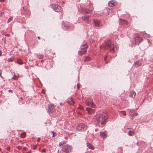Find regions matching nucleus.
I'll list each match as a JSON object with an SVG mask.
<instances>
[{
    "label": "nucleus",
    "instance_id": "1",
    "mask_svg": "<svg viewBox=\"0 0 153 153\" xmlns=\"http://www.w3.org/2000/svg\"><path fill=\"white\" fill-rule=\"evenodd\" d=\"M108 117V114L105 113L100 114L97 115L95 118L97 122V125L100 127H102L105 125V121Z\"/></svg>",
    "mask_w": 153,
    "mask_h": 153
},
{
    "label": "nucleus",
    "instance_id": "2",
    "mask_svg": "<svg viewBox=\"0 0 153 153\" xmlns=\"http://www.w3.org/2000/svg\"><path fill=\"white\" fill-rule=\"evenodd\" d=\"M100 48H104L105 50L109 49L111 51L114 52L115 47L114 44L112 45L111 41L109 40L106 41L103 45L100 46Z\"/></svg>",
    "mask_w": 153,
    "mask_h": 153
},
{
    "label": "nucleus",
    "instance_id": "3",
    "mask_svg": "<svg viewBox=\"0 0 153 153\" xmlns=\"http://www.w3.org/2000/svg\"><path fill=\"white\" fill-rule=\"evenodd\" d=\"M72 150V147L68 144L64 145L62 148V151L66 153L70 152Z\"/></svg>",
    "mask_w": 153,
    "mask_h": 153
},
{
    "label": "nucleus",
    "instance_id": "4",
    "mask_svg": "<svg viewBox=\"0 0 153 153\" xmlns=\"http://www.w3.org/2000/svg\"><path fill=\"white\" fill-rule=\"evenodd\" d=\"M85 103L87 106H90L91 107L94 108L96 105L93 104L92 100L90 99L87 98L85 100Z\"/></svg>",
    "mask_w": 153,
    "mask_h": 153
},
{
    "label": "nucleus",
    "instance_id": "5",
    "mask_svg": "<svg viewBox=\"0 0 153 153\" xmlns=\"http://www.w3.org/2000/svg\"><path fill=\"white\" fill-rule=\"evenodd\" d=\"M52 6L53 10L56 12H60L62 10V7L57 4H52Z\"/></svg>",
    "mask_w": 153,
    "mask_h": 153
},
{
    "label": "nucleus",
    "instance_id": "6",
    "mask_svg": "<svg viewBox=\"0 0 153 153\" xmlns=\"http://www.w3.org/2000/svg\"><path fill=\"white\" fill-rule=\"evenodd\" d=\"M87 126L83 123H81L79 124L77 127L78 130L82 131H84L86 129Z\"/></svg>",
    "mask_w": 153,
    "mask_h": 153
},
{
    "label": "nucleus",
    "instance_id": "7",
    "mask_svg": "<svg viewBox=\"0 0 153 153\" xmlns=\"http://www.w3.org/2000/svg\"><path fill=\"white\" fill-rule=\"evenodd\" d=\"M55 105L53 104H50L48 106V112L49 113H52L55 111Z\"/></svg>",
    "mask_w": 153,
    "mask_h": 153
},
{
    "label": "nucleus",
    "instance_id": "8",
    "mask_svg": "<svg viewBox=\"0 0 153 153\" xmlns=\"http://www.w3.org/2000/svg\"><path fill=\"white\" fill-rule=\"evenodd\" d=\"M117 4V2L115 1H111L108 3V5L111 7L115 6Z\"/></svg>",
    "mask_w": 153,
    "mask_h": 153
},
{
    "label": "nucleus",
    "instance_id": "9",
    "mask_svg": "<svg viewBox=\"0 0 153 153\" xmlns=\"http://www.w3.org/2000/svg\"><path fill=\"white\" fill-rule=\"evenodd\" d=\"M93 10V9H92L90 10L88 9H84L82 10V13L84 14H86L90 13Z\"/></svg>",
    "mask_w": 153,
    "mask_h": 153
},
{
    "label": "nucleus",
    "instance_id": "10",
    "mask_svg": "<svg viewBox=\"0 0 153 153\" xmlns=\"http://www.w3.org/2000/svg\"><path fill=\"white\" fill-rule=\"evenodd\" d=\"M142 38L139 36H137L135 38V40L136 42L138 43L141 42L142 41Z\"/></svg>",
    "mask_w": 153,
    "mask_h": 153
},
{
    "label": "nucleus",
    "instance_id": "11",
    "mask_svg": "<svg viewBox=\"0 0 153 153\" xmlns=\"http://www.w3.org/2000/svg\"><path fill=\"white\" fill-rule=\"evenodd\" d=\"M136 93L133 91H131L130 92L129 96L130 97L134 98L136 95Z\"/></svg>",
    "mask_w": 153,
    "mask_h": 153
},
{
    "label": "nucleus",
    "instance_id": "12",
    "mask_svg": "<svg viewBox=\"0 0 153 153\" xmlns=\"http://www.w3.org/2000/svg\"><path fill=\"white\" fill-rule=\"evenodd\" d=\"M86 110L88 111V112L89 114H92L94 113V109L89 108H87Z\"/></svg>",
    "mask_w": 153,
    "mask_h": 153
},
{
    "label": "nucleus",
    "instance_id": "13",
    "mask_svg": "<svg viewBox=\"0 0 153 153\" xmlns=\"http://www.w3.org/2000/svg\"><path fill=\"white\" fill-rule=\"evenodd\" d=\"M87 50H80L78 51V53L79 55L82 56L83 54H85L87 52Z\"/></svg>",
    "mask_w": 153,
    "mask_h": 153
},
{
    "label": "nucleus",
    "instance_id": "14",
    "mask_svg": "<svg viewBox=\"0 0 153 153\" xmlns=\"http://www.w3.org/2000/svg\"><path fill=\"white\" fill-rule=\"evenodd\" d=\"M119 22L121 25H127L128 24V22L127 21L125 20L122 19H120Z\"/></svg>",
    "mask_w": 153,
    "mask_h": 153
},
{
    "label": "nucleus",
    "instance_id": "15",
    "mask_svg": "<svg viewBox=\"0 0 153 153\" xmlns=\"http://www.w3.org/2000/svg\"><path fill=\"white\" fill-rule=\"evenodd\" d=\"M67 102L70 105H73L74 104V102L71 98H69L67 101Z\"/></svg>",
    "mask_w": 153,
    "mask_h": 153
},
{
    "label": "nucleus",
    "instance_id": "16",
    "mask_svg": "<svg viewBox=\"0 0 153 153\" xmlns=\"http://www.w3.org/2000/svg\"><path fill=\"white\" fill-rule=\"evenodd\" d=\"M100 21L99 20L94 21V23L95 26L97 27L100 26Z\"/></svg>",
    "mask_w": 153,
    "mask_h": 153
},
{
    "label": "nucleus",
    "instance_id": "17",
    "mask_svg": "<svg viewBox=\"0 0 153 153\" xmlns=\"http://www.w3.org/2000/svg\"><path fill=\"white\" fill-rule=\"evenodd\" d=\"M87 145L88 147L89 148V149L93 150L94 149V147L91 144H90L89 143H87Z\"/></svg>",
    "mask_w": 153,
    "mask_h": 153
},
{
    "label": "nucleus",
    "instance_id": "18",
    "mask_svg": "<svg viewBox=\"0 0 153 153\" xmlns=\"http://www.w3.org/2000/svg\"><path fill=\"white\" fill-rule=\"evenodd\" d=\"M100 135L103 138H105L107 137V135L105 132H100Z\"/></svg>",
    "mask_w": 153,
    "mask_h": 153
},
{
    "label": "nucleus",
    "instance_id": "19",
    "mask_svg": "<svg viewBox=\"0 0 153 153\" xmlns=\"http://www.w3.org/2000/svg\"><path fill=\"white\" fill-rule=\"evenodd\" d=\"M135 133L134 131L130 130L128 131V134L129 136H133L134 135Z\"/></svg>",
    "mask_w": 153,
    "mask_h": 153
},
{
    "label": "nucleus",
    "instance_id": "20",
    "mask_svg": "<svg viewBox=\"0 0 153 153\" xmlns=\"http://www.w3.org/2000/svg\"><path fill=\"white\" fill-rule=\"evenodd\" d=\"M88 46L86 44H85L81 47V50H86L85 49L88 48Z\"/></svg>",
    "mask_w": 153,
    "mask_h": 153
},
{
    "label": "nucleus",
    "instance_id": "21",
    "mask_svg": "<svg viewBox=\"0 0 153 153\" xmlns=\"http://www.w3.org/2000/svg\"><path fill=\"white\" fill-rule=\"evenodd\" d=\"M134 65L135 67H137L140 66L141 65V64L139 62L136 61L134 63Z\"/></svg>",
    "mask_w": 153,
    "mask_h": 153
},
{
    "label": "nucleus",
    "instance_id": "22",
    "mask_svg": "<svg viewBox=\"0 0 153 153\" xmlns=\"http://www.w3.org/2000/svg\"><path fill=\"white\" fill-rule=\"evenodd\" d=\"M89 18V16L87 15L84 16L82 17L83 19L85 21H88Z\"/></svg>",
    "mask_w": 153,
    "mask_h": 153
},
{
    "label": "nucleus",
    "instance_id": "23",
    "mask_svg": "<svg viewBox=\"0 0 153 153\" xmlns=\"http://www.w3.org/2000/svg\"><path fill=\"white\" fill-rule=\"evenodd\" d=\"M90 58L88 56L85 57V61H90Z\"/></svg>",
    "mask_w": 153,
    "mask_h": 153
},
{
    "label": "nucleus",
    "instance_id": "24",
    "mask_svg": "<svg viewBox=\"0 0 153 153\" xmlns=\"http://www.w3.org/2000/svg\"><path fill=\"white\" fill-rule=\"evenodd\" d=\"M17 62L18 64L20 65H22L23 63V61L21 60L20 59H18L17 60Z\"/></svg>",
    "mask_w": 153,
    "mask_h": 153
},
{
    "label": "nucleus",
    "instance_id": "25",
    "mask_svg": "<svg viewBox=\"0 0 153 153\" xmlns=\"http://www.w3.org/2000/svg\"><path fill=\"white\" fill-rule=\"evenodd\" d=\"M14 59V57H12L10 58H9L8 59V61L9 62H11L13 61Z\"/></svg>",
    "mask_w": 153,
    "mask_h": 153
},
{
    "label": "nucleus",
    "instance_id": "26",
    "mask_svg": "<svg viewBox=\"0 0 153 153\" xmlns=\"http://www.w3.org/2000/svg\"><path fill=\"white\" fill-rule=\"evenodd\" d=\"M141 35L142 36H144V37L145 36V35H146V33L145 32V31H143L142 32L140 33Z\"/></svg>",
    "mask_w": 153,
    "mask_h": 153
},
{
    "label": "nucleus",
    "instance_id": "27",
    "mask_svg": "<svg viewBox=\"0 0 153 153\" xmlns=\"http://www.w3.org/2000/svg\"><path fill=\"white\" fill-rule=\"evenodd\" d=\"M134 113V112L133 111V110H130L129 112V114L130 115L132 116H133V114Z\"/></svg>",
    "mask_w": 153,
    "mask_h": 153
},
{
    "label": "nucleus",
    "instance_id": "28",
    "mask_svg": "<svg viewBox=\"0 0 153 153\" xmlns=\"http://www.w3.org/2000/svg\"><path fill=\"white\" fill-rule=\"evenodd\" d=\"M26 136V133H24L21 134V137L22 138H24Z\"/></svg>",
    "mask_w": 153,
    "mask_h": 153
},
{
    "label": "nucleus",
    "instance_id": "29",
    "mask_svg": "<svg viewBox=\"0 0 153 153\" xmlns=\"http://www.w3.org/2000/svg\"><path fill=\"white\" fill-rule=\"evenodd\" d=\"M120 113L124 115L125 116L126 115V113L125 111H122L120 112Z\"/></svg>",
    "mask_w": 153,
    "mask_h": 153
},
{
    "label": "nucleus",
    "instance_id": "30",
    "mask_svg": "<svg viewBox=\"0 0 153 153\" xmlns=\"http://www.w3.org/2000/svg\"><path fill=\"white\" fill-rule=\"evenodd\" d=\"M13 19V18L11 17H10L8 20L7 23H9L10 22L11 20H12Z\"/></svg>",
    "mask_w": 153,
    "mask_h": 153
},
{
    "label": "nucleus",
    "instance_id": "31",
    "mask_svg": "<svg viewBox=\"0 0 153 153\" xmlns=\"http://www.w3.org/2000/svg\"><path fill=\"white\" fill-rule=\"evenodd\" d=\"M38 57L39 59H42L43 58V56L42 55H39L38 56Z\"/></svg>",
    "mask_w": 153,
    "mask_h": 153
},
{
    "label": "nucleus",
    "instance_id": "32",
    "mask_svg": "<svg viewBox=\"0 0 153 153\" xmlns=\"http://www.w3.org/2000/svg\"><path fill=\"white\" fill-rule=\"evenodd\" d=\"M52 132L53 133V137H55V136L56 135V133L55 132H54V131H52Z\"/></svg>",
    "mask_w": 153,
    "mask_h": 153
},
{
    "label": "nucleus",
    "instance_id": "33",
    "mask_svg": "<svg viewBox=\"0 0 153 153\" xmlns=\"http://www.w3.org/2000/svg\"><path fill=\"white\" fill-rule=\"evenodd\" d=\"M64 144V143L63 142H62L60 143L59 144V146H61L62 145H63Z\"/></svg>",
    "mask_w": 153,
    "mask_h": 153
},
{
    "label": "nucleus",
    "instance_id": "34",
    "mask_svg": "<svg viewBox=\"0 0 153 153\" xmlns=\"http://www.w3.org/2000/svg\"><path fill=\"white\" fill-rule=\"evenodd\" d=\"M17 148L19 150H21L22 149V147L20 146H18L17 147Z\"/></svg>",
    "mask_w": 153,
    "mask_h": 153
},
{
    "label": "nucleus",
    "instance_id": "35",
    "mask_svg": "<svg viewBox=\"0 0 153 153\" xmlns=\"http://www.w3.org/2000/svg\"><path fill=\"white\" fill-rule=\"evenodd\" d=\"M138 115V114L136 113H134L133 114V116H137Z\"/></svg>",
    "mask_w": 153,
    "mask_h": 153
},
{
    "label": "nucleus",
    "instance_id": "36",
    "mask_svg": "<svg viewBox=\"0 0 153 153\" xmlns=\"http://www.w3.org/2000/svg\"><path fill=\"white\" fill-rule=\"evenodd\" d=\"M10 147L9 146L7 147V149L8 151L10 150Z\"/></svg>",
    "mask_w": 153,
    "mask_h": 153
},
{
    "label": "nucleus",
    "instance_id": "37",
    "mask_svg": "<svg viewBox=\"0 0 153 153\" xmlns=\"http://www.w3.org/2000/svg\"><path fill=\"white\" fill-rule=\"evenodd\" d=\"M13 79L15 80H17L18 79V78L17 77L14 76V77Z\"/></svg>",
    "mask_w": 153,
    "mask_h": 153
},
{
    "label": "nucleus",
    "instance_id": "38",
    "mask_svg": "<svg viewBox=\"0 0 153 153\" xmlns=\"http://www.w3.org/2000/svg\"><path fill=\"white\" fill-rule=\"evenodd\" d=\"M107 58V56L105 57V62L106 63H107V62H106V60Z\"/></svg>",
    "mask_w": 153,
    "mask_h": 153
},
{
    "label": "nucleus",
    "instance_id": "39",
    "mask_svg": "<svg viewBox=\"0 0 153 153\" xmlns=\"http://www.w3.org/2000/svg\"><path fill=\"white\" fill-rule=\"evenodd\" d=\"M77 88H78V89H79V88L80 87H79V84H77Z\"/></svg>",
    "mask_w": 153,
    "mask_h": 153
},
{
    "label": "nucleus",
    "instance_id": "40",
    "mask_svg": "<svg viewBox=\"0 0 153 153\" xmlns=\"http://www.w3.org/2000/svg\"><path fill=\"white\" fill-rule=\"evenodd\" d=\"M42 152H46V151L45 149H43V150H42Z\"/></svg>",
    "mask_w": 153,
    "mask_h": 153
},
{
    "label": "nucleus",
    "instance_id": "41",
    "mask_svg": "<svg viewBox=\"0 0 153 153\" xmlns=\"http://www.w3.org/2000/svg\"><path fill=\"white\" fill-rule=\"evenodd\" d=\"M5 36H8L9 37V36H10V34H6L5 35Z\"/></svg>",
    "mask_w": 153,
    "mask_h": 153
},
{
    "label": "nucleus",
    "instance_id": "42",
    "mask_svg": "<svg viewBox=\"0 0 153 153\" xmlns=\"http://www.w3.org/2000/svg\"><path fill=\"white\" fill-rule=\"evenodd\" d=\"M40 139L39 138H38L37 139V141L38 142H39L40 141Z\"/></svg>",
    "mask_w": 153,
    "mask_h": 153
},
{
    "label": "nucleus",
    "instance_id": "43",
    "mask_svg": "<svg viewBox=\"0 0 153 153\" xmlns=\"http://www.w3.org/2000/svg\"><path fill=\"white\" fill-rule=\"evenodd\" d=\"M79 108L80 109H83V108L82 106H80L79 107Z\"/></svg>",
    "mask_w": 153,
    "mask_h": 153
},
{
    "label": "nucleus",
    "instance_id": "44",
    "mask_svg": "<svg viewBox=\"0 0 153 153\" xmlns=\"http://www.w3.org/2000/svg\"><path fill=\"white\" fill-rule=\"evenodd\" d=\"M26 147H24L23 149V150H26Z\"/></svg>",
    "mask_w": 153,
    "mask_h": 153
},
{
    "label": "nucleus",
    "instance_id": "45",
    "mask_svg": "<svg viewBox=\"0 0 153 153\" xmlns=\"http://www.w3.org/2000/svg\"><path fill=\"white\" fill-rule=\"evenodd\" d=\"M1 72H2V71L1 70H0V76L1 77H2V76H1Z\"/></svg>",
    "mask_w": 153,
    "mask_h": 153
},
{
    "label": "nucleus",
    "instance_id": "46",
    "mask_svg": "<svg viewBox=\"0 0 153 153\" xmlns=\"http://www.w3.org/2000/svg\"><path fill=\"white\" fill-rule=\"evenodd\" d=\"M33 149H36V146H35L33 147Z\"/></svg>",
    "mask_w": 153,
    "mask_h": 153
},
{
    "label": "nucleus",
    "instance_id": "47",
    "mask_svg": "<svg viewBox=\"0 0 153 153\" xmlns=\"http://www.w3.org/2000/svg\"><path fill=\"white\" fill-rule=\"evenodd\" d=\"M1 55H2V52H1V51H0V56H1Z\"/></svg>",
    "mask_w": 153,
    "mask_h": 153
},
{
    "label": "nucleus",
    "instance_id": "48",
    "mask_svg": "<svg viewBox=\"0 0 153 153\" xmlns=\"http://www.w3.org/2000/svg\"><path fill=\"white\" fill-rule=\"evenodd\" d=\"M38 39H40V37L39 36H38L37 37Z\"/></svg>",
    "mask_w": 153,
    "mask_h": 153
},
{
    "label": "nucleus",
    "instance_id": "49",
    "mask_svg": "<svg viewBox=\"0 0 153 153\" xmlns=\"http://www.w3.org/2000/svg\"><path fill=\"white\" fill-rule=\"evenodd\" d=\"M11 91H12V90H9V92H11Z\"/></svg>",
    "mask_w": 153,
    "mask_h": 153
},
{
    "label": "nucleus",
    "instance_id": "50",
    "mask_svg": "<svg viewBox=\"0 0 153 153\" xmlns=\"http://www.w3.org/2000/svg\"><path fill=\"white\" fill-rule=\"evenodd\" d=\"M60 105H63V104H62V103H60Z\"/></svg>",
    "mask_w": 153,
    "mask_h": 153
},
{
    "label": "nucleus",
    "instance_id": "51",
    "mask_svg": "<svg viewBox=\"0 0 153 153\" xmlns=\"http://www.w3.org/2000/svg\"><path fill=\"white\" fill-rule=\"evenodd\" d=\"M30 152H30V151L28 152H27V153H30Z\"/></svg>",
    "mask_w": 153,
    "mask_h": 153
},
{
    "label": "nucleus",
    "instance_id": "52",
    "mask_svg": "<svg viewBox=\"0 0 153 153\" xmlns=\"http://www.w3.org/2000/svg\"><path fill=\"white\" fill-rule=\"evenodd\" d=\"M4 1V0H2V1H1V2H2V1H3H3Z\"/></svg>",
    "mask_w": 153,
    "mask_h": 153
},
{
    "label": "nucleus",
    "instance_id": "53",
    "mask_svg": "<svg viewBox=\"0 0 153 153\" xmlns=\"http://www.w3.org/2000/svg\"><path fill=\"white\" fill-rule=\"evenodd\" d=\"M122 100H125L124 98H123V99L122 98Z\"/></svg>",
    "mask_w": 153,
    "mask_h": 153
},
{
    "label": "nucleus",
    "instance_id": "54",
    "mask_svg": "<svg viewBox=\"0 0 153 153\" xmlns=\"http://www.w3.org/2000/svg\"><path fill=\"white\" fill-rule=\"evenodd\" d=\"M122 100H125L124 98H123V99L122 98Z\"/></svg>",
    "mask_w": 153,
    "mask_h": 153
},
{
    "label": "nucleus",
    "instance_id": "55",
    "mask_svg": "<svg viewBox=\"0 0 153 153\" xmlns=\"http://www.w3.org/2000/svg\"><path fill=\"white\" fill-rule=\"evenodd\" d=\"M43 60H42L41 61V62H43Z\"/></svg>",
    "mask_w": 153,
    "mask_h": 153
},
{
    "label": "nucleus",
    "instance_id": "56",
    "mask_svg": "<svg viewBox=\"0 0 153 153\" xmlns=\"http://www.w3.org/2000/svg\"><path fill=\"white\" fill-rule=\"evenodd\" d=\"M42 92H43H43H44V91H43V90L42 91Z\"/></svg>",
    "mask_w": 153,
    "mask_h": 153
},
{
    "label": "nucleus",
    "instance_id": "57",
    "mask_svg": "<svg viewBox=\"0 0 153 153\" xmlns=\"http://www.w3.org/2000/svg\"><path fill=\"white\" fill-rule=\"evenodd\" d=\"M42 92H43H43H44V91H43V90L42 91Z\"/></svg>",
    "mask_w": 153,
    "mask_h": 153
}]
</instances>
